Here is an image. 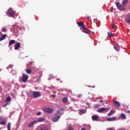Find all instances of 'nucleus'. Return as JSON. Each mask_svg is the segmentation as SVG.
I'll return each mask as SVG.
<instances>
[{
	"instance_id": "obj_1",
	"label": "nucleus",
	"mask_w": 130,
	"mask_h": 130,
	"mask_svg": "<svg viewBox=\"0 0 130 130\" xmlns=\"http://www.w3.org/2000/svg\"><path fill=\"white\" fill-rule=\"evenodd\" d=\"M60 112V110H59L58 111L56 112L54 115L52 117V121H53L54 122H56V121H57L58 119H59L61 115L62 114V113H61Z\"/></svg>"
},
{
	"instance_id": "obj_2",
	"label": "nucleus",
	"mask_w": 130,
	"mask_h": 130,
	"mask_svg": "<svg viewBox=\"0 0 130 130\" xmlns=\"http://www.w3.org/2000/svg\"><path fill=\"white\" fill-rule=\"evenodd\" d=\"M116 6L117 9L120 10V11H125V7L123 5V4L121 5L120 4H119V2H117L116 3Z\"/></svg>"
},
{
	"instance_id": "obj_3",
	"label": "nucleus",
	"mask_w": 130,
	"mask_h": 130,
	"mask_svg": "<svg viewBox=\"0 0 130 130\" xmlns=\"http://www.w3.org/2000/svg\"><path fill=\"white\" fill-rule=\"evenodd\" d=\"M32 95H31V97H33L34 98H38L41 96V93H40V92L39 91H32Z\"/></svg>"
},
{
	"instance_id": "obj_4",
	"label": "nucleus",
	"mask_w": 130,
	"mask_h": 130,
	"mask_svg": "<svg viewBox=\"0 0 130 130\" xmlns=\"http://www.w3.org/2000/svg\"><path fill=\"white\" fill-rule=\"evenodd\" d=\"M8 14L9 17H14L15 14H16V12H15L12 8H9L8 10Z\"/></svg>"
},
{
	"instance_id": "obj_5",
	"label": "nucleus",
	"mask_w": 130,
	"mask_h": 130,
	"mask_svg": "<svg viewBox=\"0 0 130 130\" xmlns=\"http://www.w3.org/2000/svg\"><path fill=\"white\" fill-rule=\"evenodd\" d=\"M108 110V108H106V107H103L101 108L100 109H98L97 110L98 112H99V113H102L104 112L105 111H107Z\"/></svg>"
},
{
	"instance_id": "obj_6",
	"label": "nucleus",
	"mask_w": 130,
	"mask_h": 130,
	"mask_svg": "<svg viewBox=\"0 0 130 130\" xmlns=\"http://www.w3.org/2000/svg\"><path fill=\"white\" fill-rule=\"evenodd\" d=\"M77 25H78V27H81L80 30H81V29H85V28L86 27V26L85 25H84L83 22H78Z\"/></svg>"
},
{
	"instance_id": "obj_7",
	"label": "nucleus",
	"mask_w": 130,
	"mask_h": 130,
	"mask_svg": "<svg viewBox=\"0 0 130 130\" xmlns=\"http://www.w3.org/2000/svg\"><path fill=\"white\" fill-rule=\"evenodd\" d=\"M44 111L46 112V113H51L53 112V109L50 108H46L44 109Z\"/></svg>"
},
{
	"instance_id": "obj_8",
	"label": "nucleus",
	"mask_w": 130,
	"mask_h": 130,
	"mask_svg": "<svg viewBox=\"0 0 130 130\" xmlns=\"http://www.w3.org/2000/svg\"><path fill=\"white\" fill-rule=\"evenodd\" d=\"M27 80H28V75L23 74L22 75V82L23 83H26V82L27 81Z\"/></svg>"
},
{
	"instance_id": "obj_9",
	"label": "nucleus",
	"mask_w": 130,
	"mask_h": 130,
	"mask_svg": "<svg viewBox=\"0 0 130 130\" xmlns=\"http://www.w3.org/2000/svg\"><path fill=\"white\" fill-rule=\"evenodd\" d=\"M91 118L93 121H98V118H99V116L97 115H94L92 116Z\"/></svg>"
},
{
	"instance_id": "obj_10",
	"label": "nucleus",
	"mask_w": 130,
	"mask_h": 130,
	"mask_svg": "<svg viewBox=\"0 0 130 130\" xmlns=\"http://www.w3.org/2000/svg\"><path fill=\"white\" fill-rule=\"evenodd\" d=\"M83 29L84 30H83L84 33H86V34L90 35L91 33V30L88 29V28H87V27H86L85 28H83Z\"/></svg>"
},
{
	"instance_id": "obj_11",
	"label": "nucleus",
	"mask_w": 130,
	"mask_h": 130,
	"mask_svg": "<svg viewBox=\"0 0 130 130\" xmlns=\"http://www.w3.org/2000/svg\"><path fill=\"white\" fill-rule=\"evenodd\" d=\"M20 46H21V43H20V42H17L14 46V49L15 50H18V49L20 48Z\"/></svg>"
},
{
	"instance_id": "obj_12",
	"label": "nucleus",
	"mask_w": 130,
	"mask_h": 130,
	"mask_svg": "<svg viewBox=\"0 0 130 130\" xmlns=\"http://www.w3.org/2000/svg\"><path fill=\"white\" fill-rule=\"evenodd\" d=\"M113 104L115 106V107L118 108L119 106H120V104H119V102L114 101L113 102Z\"/></svg>"
},
{
	"instance_id": "obj_13",
	"label": "nucleus",
	"mask_w": 130,
	"mask_h": 130,
	"mask_svg": "<svg viewBox=\"0 0 130 130\" xmlns=\"http://www.w3.org/2000/svg\"><path fill=\"white\" fill-rule=\"evenodd\" d=\"M125 22L127 23V24H129L130 23V15L128 14L127 15V17L125 19Z\"/></svg>"
},
{
	"instance_id": "obj_14",
	"label": "nucleus",
	"mask_w": 130,
	"mask_h": 130,
	"mask_svg": "<svg viewBox=\"0 0 130 130\" xmlns=\"http://www.w3.org/2000/svg\"><path fill=\"white\" fill-rule=\"evenodd\" d=\"M116 120V117H113L111 118H107V121H114V120Z\"/></svg>"
},
{
	"instance_id": "obj_15",
	"label": "nucleus",
	"mask_w": 130,
	"mask_h": 130,
	"mask_svg": "<svg viewBox=\"0 0 130 130\" xmlns=\"http://www.w3.org/2000/svg\"><path fill=\"white\" fill-rule=\"evenodd\" d=\"M34 123H37V121L36 120H35L32 122H30L28 125V127H32V126H33V125H34Z\"/></svg>"
},
{
	"instance_id": "obj_16",
	"label": "nucleus",
	"mask_w": 130,
	"mask_h": 130,
	"mask_svg": "<svg viewBox=\"0 0 130 130\" xmlns=\"http://www.w3.org/2000/svg\"><path fill=\"white\" fill-rule=\"evenodd\" d=\"M7 37V34H4L0 38V41H3V40H4V39H6V38Z\"/></svg>"
},
{
	"instance_id": "obj_17",
	"label": "nucleus",
	"mask_w": 130,
	"mask_h": 130,
	"mask_svg": "<svg viewBox=\"0 0 130 130\" xmlns=\"http://www.w3.org/2000/svg\"><path fill=\"white\" fill-rule=\"evenodd\" d=\"M45 120V118H43V117H40L39 118V119H38L37 121V122H42V121H44V120Z\"/></svg>"
},
{
	"instance_id": "obj_18",
	"label": "nucleus",
	"mask_w": 130,
	"mask_h": 130,
	"mask_svg": "<svg viewBox=\"0 0 130 130\" xmlns=\"http://www.w3.org/2000/svg\"><path fill=\"white\" fill-rule=\"evenodd\" d=\"M15 42L16 41H15L14 40H11L9 43V45H13V44H15Z\"/></svg>"
},
{
	"instance_id": "obj_19",
	"label": "nucleus",
	"mask_w": 130,
	"mask_h": 130,
	"mask_svg": "<svg viewBox=\"0 0 130 130\" xmlns=\"http://www.w3.org/2000/svg\"><path fill=\"white\" fill-rule=\"evenodd\" d=\"M127 3H128V0H123L122 1V5L124 6H126V5H127Z\"/></svg>"
},
{
	"instance_id": "obj_20",
	"label": "nucleus",
	"mask_w": 130,
	"mask_h": 130,
	"mask_svg": "<svg viewBox=\"0 0 130 130\" xmlns=\"http://www.w3.org/2000/svg\"><path fill=\"white\" fill-rule=\"evenodd\" d=\"M120 117L122 119H125V118H126V117L124 114H121Z\"/></svg>"
},
{
	"instance_id": "obj_21",
	"label": "nucleus",
	"mask_w": 130,
	"mask_h": 130,
	"mask_svg": "<svg viewBox=\"0 0 130 130\" xmlns=\"http://www.w3.org/2000/svg\"><path fill=\"white\" fill-rule=\"evenodd\" d=\"M108 35L109 37H111V38L113 37L114 36V35H113V34H112V32H109L108 33Z\"/></svg>"
},
{
	"instance_id": "obj_22",
	"label": "nucleus",
	"mask_w": 130,
	"mask_h": 130,
	"mask_svg": "<svg viewBox=\"0 0 130 130\" xmlns=\"http://www.w3.org/2000/svg\"><path fill=\"white\" fill-rule=\"evenodd\" d=\"M113 114V110H111L110 112L108 114V116H111Z\"/></svg>"
},
{
	"instance_id": "obj_23",
	"label": "nucleus",
	"mask_w": 130,
	"mask_h": 130,
	"mask_svg": "<svg viewBox=\"0 0 130 130\" xmlns=\"http://www.w3.org/2000/svg\"><path fill=\"white\" fill-rule=\"evenodd\" d=\"M7 121L6 120L4 121H1L0 122V124H2V125H5V124H6Z\"/></svg>"
},
{
	"instance_id": "obj_24",
	"label": "nucleus",
	"mask_w": 130,
	"mask_h": 130,
	"mask_svg": "<svg viewBox=\"0 0 130 130\" xmlns=\"http://www.w3.org/2000/svg\"><path fill=\"white\" fill-rule=\"evenodd\" d=\"M114 48L117 51H119V47L117 46H114Z\"/></svg>"
},
{
	"instance_id": "obj_25",
	"label": "nucleus",
	"mask_w": 130,
	"mask_h": 130,
	"mask_svg": "<svg viewBox=\"0 0 130 130\" xmlns=\"http://www.w3.org/2000/svg\"><path fill=\"white\" fill-rule=\"evenodd\" d=\"M62 102H64V103H67V102H68V98H64L62 99Z\"/></svg>"
},
{
	"instance_id": "obj_26",
	"label": "nucleus",
	"mask_w": 130,
	"mask_h": 130,
	"mask_svg": "<svg viewBox=\"0 0 130 130\" xmlns=\"http://www.w3.org/2000/svg\"><path fill=\"white\" fill-rule=\"evenodd\" d=\"M7 129L11 130V123H8L7 125Z\"/></svg>"
},
{
	"instance_id": "obj_27",
	"label": "nucleus",
	"mask_w": 130,
	"mask_h": 130,
	"mask_svg": "<svg viewBox=\"0 0 130 130\" xmlns=\"http://www.w3.org/2000/svg\"><path fill=\"white\" fill-rule=\"evenodd\" d=\"M11 98L10 96H8L6 100V102H9L11 101Z\"/></svg>"
},
{
	"instance_id": "obj_28",
	"label": "nucleus",
	"mask_w": 130,
	"mask_h": 130,
	"mask_svg": "<svg viewBox=\"0 0 130 130\" xmlns=\"http://www.w3.org/2000/svg\"><path fill=\"white\" fill-rule=\"evenodd\" d=\"M27 74H31V69H28L26 71Z\"/></svg>"
},
{
	"instance_id": "obj_29",
	"label": "nucleus",
	"mask_w": 130,
	"mask_h": 130,
	"mask_svg": "<svg viewBox=\"0 0 130 130\" xmlns=\"http://www.w3.org/2000/svg\"><path fill=\"white\" fill-rule=\"evenodd\" d=\"M12 27L13 29H16L17 28V24H14L12 25Z\"/></svg>"
},
{
	"instance_id": "obj_30",
	"label": "nucleus",
	"mask_w": 130,
	"mask_h": 130,
	"mask_svg": "<svg viewBox=\"0 0 130 130\" xmlns=\"http://www.w3.org/2000/svg\"><path fill=\"white\" fill-rule=\"evenodd\" d=\"M114 26H115V24H112L111 25V28L112 29H114Z\"/></svg>"
},
{
	"instance_id": "obj_31",
	"label": "nucleus",
	"mask_w": 130,
	"mask_h": 130,
	"mask_svg": "<svg viewBox=\"0 0 130 130\" xmlns=\"http://www.w3.org/2000/svg\"><path fill=\"white\" fill-rule=\"evenodd\" d=\"M79 111L80 112L84 113V112H85V110H84V109H80Z\"/></svg>"
},
{
	"instance_id": "obj_32",
	"label": "nucleus",
	"mask_w": 130,
	"mask_h": 130,
	"mask_svg": "<svg viewBox=\"0 0 130 130\" xmlns=\"http://www.w3.org/2000/svg\"><path fill=\"white\" fill-rule=\"evenodd\" d=\"M2 30L4 32H7V28L6 27L3 28Z\"/></svg>"
},
{
	"instance_id": "obj_33",
	"label": "nucleus",
	"mask_w": 130,
	"mask_h": 130,
	"mask_svg": "<svg viewBox=\"0 0 130 130\" xmlns=\"http://www.w3.org/2000/svg\"><path fill=\"white\" fill-rule=\"evenodd\" d=\"M68 130H74V128H73L72 127L70 126L68 128Z\"/></svg>"
},
{
	"instance_id": "obj_34",
	"label": "nucleus",
	"mask_w": 130,
	"mask_h": 130,
	"mask_svg": "<svg viewBox=\"0 0 130 130\" xmlns=\"http://www.w3.org/2000/svg\"><path fill=\"white\" fill-rule=\"evenodd\" d=\"M37 115H38V116H39V115H41V112H39L37 113Z\"/></svg>"
},
{
	"instance_id": "obj_35",
	"label": "nucleus",
	"mask_w": 130,
	"mask_h": 130,
	"mask_svg": "<svg viewBox=\"0 0 130 130\" xmlns=\"http://www.w3.org/2000/svg\"><path fill=\"white\" fill-rule=\"evenodd\" d=\"M82 96H83V94H78V98H81V97H82Z\"/></svg>"
},
{
	"instance_id": "obj_36",
	"label": "nucleus",
	"mask_w": 130,
	"mask_h": 130,
	"mask_svg": "<svg viewBox=\"0 0 130 130\" xmlns=\"http://www.w3.org/2000/svg\"><path fill=\"white\" fill-rule=\"evenodd\" d=\"M107 130H114V128L110 127V128H107Z\"/></svg>"
},
{
	"instance_id": "obj_37",
	"label": "nucleus",
	"mask_w": 130,
	"mask_h": 130,
	"mask_svg": "<svg viewBox=\"0 0 130 130\" xmlns=\"http://www.w3.org/2000/svg\"><path fill=\"white\" fill-rule=\"evenodd\" d=\"M87 19H91V16L87 15Z\"/></svg>"
},
{
	"instance_id": "obj_38",
	"label": "nucleus",
	"mask_w": 130,
	"mask_h": 130,
	"mask_svg": "<svg viewBox=\"0 0 130 130\" xmlns=\"http://www.w3.org/2000/svg\"><path fill=\"white\" fill-rule=\"evenodd\" d=\"M113 11V7H112V9H111L110 12L112 13Z\"/></svg>"
},
{
	"instance_id": "obj_39",
	"label": "nucleus",
	"mask_w": 130,
	"mask_h": 130,
	"mask_svg": "<svg viewBox=\"0 0 130 130\" xmlns=\"http://www.w3.org/2000/svg\"><path fill=\"white\" fill-rule=\"evenodd\" d=\"M81 130H87V129L86 128L84 127V128H81Z\"/></svg>"
},
{
	"instance_id": "obj_40",
	"label": "nucleus",
	"mask_w": 130,
	"mask_h": 130,
	"mask_svg": "<svg viewBox=\"0 0 130 130\" xmlns=\"http://www.w3.org/2000/svg\"><path fill=\"white\" fill-rule=\"evenodd\" d=\"M127 113H130V111H127Z\"/></svg>"
},
{
	"instance_id": "obj_41",
	"label": "nucleus",
	"mask_w": 130,
	"mask_h": 130,
	"mask_svg": "<svg viewBox=\"0 0 130 130\" xmlns=\"http://www.w3.org/2000/svg\"><path fill=\"white\" fill-rule=\"evenodd\" d=\"M52 97H55V95H52Z\"/></svg>"
},
{
	"instance_id": "obj_42",
	"label": "nucleus",
	"mask_w": 130,
	"mask_h": 130,
	"mask_svg": "<svg viewBox=\"0 0 130 130\" xmlns=\"http://www.w3.org/2000/svg\"><path fill=\"white\" fill-rule=\"evenodd\" d=\"M57 81H59V79H58V78H57Z\"/></svg>"
},
{
	"instance_id": "obj_43",
	"label": "nucleus",
	"mask_w": 130,
	"mask_h": 130,
	"mask_svg": "<svg viewBox=\"0 0 130 130\" xmlns=\"http://www.w3.org/2000/svg\"><path fill=\"white\" fill-rule=\"evenodd\" d=\"M2 90V87H0V91Z\"/></svg>"
}]
</instances>
